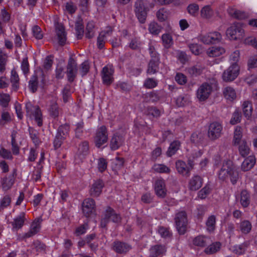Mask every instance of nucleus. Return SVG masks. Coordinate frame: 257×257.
I'll return each instance as SVG.
<instances>
[{"instance_id":"f257e3e1","label":"nucleus","mask_w":257,"mask_h":257,"mask_svg":"<svg viewBox=\"0 0 257 257\" xmlns=\"http://www.w3.org/2000/svg\"><path fill=\"white\" fill-rule=\"evenodd\" d=\"M218 177L219 180L225 181L228 177L233 185L235 184L239 179L238 169L233 162L227 159L223 161L222 167L218 171Z\"/></svg>"},{"instance_id":"f03ea898","label":"nucleus","mask_w":257,"mask_h":257,"mask_svg":"<svg viewBox=\"0 0 257 257\" xmlns=\"http://www.w3.org/2000/svg\"><path fill=\"white\" fill-rule=\"evenodd\" d=\"M121 219L120 215L117 214L113 209L110 207H107L101 219L100 226L102 228H105L110 221H112L114 223H119L120 222Z\"/></svg>"},{"instance_id":"7ed1b4c3","label":"nucleus","mask_w":257,"mask_h":257,"mask_svg":"<svg viewBox=\"0 0 257 257\" xmlns=\"http://www.w3.org/2000/svg\"><path fill=\"white\" fill-rule=\"evenodd\" d=\"M25 108L27 115L29 116L30 118L34 117L38 125L41 126L43 124L42 114L39 106L38 105H34L31 102H28L26 103Z\"/></svg>"},{"instance_id":"20e7f679","label":"nucleus","mask_w":257,"mask_h":257,"mask_svg":"<svg viewBox=\"0 0 257 257\" xmlns=\"http://www.w3.org/2000/svg\"><path fill=\"white\" fill-rule=\"evenodd\" d=\"M174 219L179 233L180 234H185L188 223L186 212L184 210L178 211L176 213Z\"/></svg>"},{"instance_id":"39448f33","label":"nucleus","mask_w":257,"mask_h":257,"mask_svg":"<svg viewBox=\"0 0 257 257\" xmlns=\"http://www.w3.org/2000/svg\"><path fill=\"white\" fill-rule=\"evenodd\" d=\"M78 68L76 61L72 57H70L66 66V74L68 82H73L77 77Z\"/></svg>"},{"instance_id":"423d86ee","label":"nucleus","mask_w":257,"mask_h":257,"mask_svg":"<svg viewBox=\"0 0 257 257\" xmlns=\"http://www.w3.org/2000/svg\"><path fill=\"white\" fill-rule=\"evenodd\" d=\"M135 12L139 22L144 23L147 16V8L143 0H137L135 2Z\"/></svg>"},{"instance_id":"0eeeda50","label":"nucleus","mask_w":257,"mask_h":257,"mask_svg":"<svg viewBox=\"0 0 257 257\" xmlns=\"http://www.w3.org/2000/svg\"><path fill=\"white\" fill-rule=\"evenodd\" d=\"M244 30L242 29V24L240 23H235L226 31V34L233 40H238L243 36Z\"/></svg>"},{"instance_id":"6e6552de","label":"nucleus","mask_w":257,"mask_h":257,"mask_svg":"<svg viewBox=\"0 0 257 257\" xmlns=\"http://www.w3.org/2000/svg\"><path fill=\"white\" fill-rule=\"evenodd\" d=\"M239 72V67L238 65L231 64L223 72L222 75V79L225 82L232 81L237 77Z\"/></svg>"},{"instance_id":"1a4fd4ad","label":"nucleus","mask_w":257,"mask_h":257,"mask_svg":"<svg viewBox=\"0 0 257 257\" xmlns=\"http://www.w3.org/2000/svg\"><path fill=\"white\" fill-rule=\"evenodd\" d=\"M212 91L211 85L208 83H203L197 90V97L201 101H205L208 98Z\"/></svg>"},{"instance_id":"9d476101","label":"nucleus","mask_w":257,"mask_h":257,"mask_svg":"<svg viewBox=\"0 0 257 257\" xmlns=\"http://www.w3.org/2000/svg\"><path fill=\"white\" fill-rule=\"evenodd\" d=\"M114 69L110 65L104 66L101 71L102 82L104 85H110L113 81Z\"/></svg>"},{"instance_id":"9b49d317","label":"nucleus","mask_w":257,"mask_h":257,"mask_svg":"<svg viewBox=\"0 0 257 257\" xmlns=\"http://www.w3.org/2000/svg\"><path fill=\"white\" fill-rule=\"evenodd\" d=\"M222 132V126L218 122H213L210 124L208 130V136L211 140H215L220 137Z\"/></svg>"},{"instance_id":"f8f14e48","label":"nucleus","mask_w":257,"mask_h":257,"mask_svg":"<svg viewBox=\"0 0 257 257\" xmlns=\"http://www.w3.org/2000/svg\"><path fill=\"white\" fill-rule=\"evenodd\" d=\"M107 139L106 127L105 126L102 125L98 128L94 138V143L96 147L100 148L102 145L107 142Z\"/></svg>"},{"instance_id":"ddd939ff","label":"nucleus","mask_w":257,"mask_h":257,"mask_svg":"<svg viewBox=\"0 0 257 257\" xmlns=\"http://www.w3.org/2000/svg\"><path fill=\"white\" fill-rule=\"evenodd\" d=\"M132 248L131 244L119 240H115L112 244V250L118 254H126Z\"/></svg>"},{"instance_id":"4468645a","label":"nucleus","mask_w":257,"mask_h":257,"mask_svg":"<svg viewBox=\"0 0 257 257\" xmlns=\"http://www.w3.org/2000/svg\"><path fill=\"white\" fill-rule=\"evenodd\" d=\"M95 201L92 198H86L82 203V211L86 217H88L94 210Z\"/></svg>"},{"instance_id":"2eb2a0df","label":"nucleus","mask_w":257,"mask_h":257,"mask_svg":"<svg viewBox=\"0 0 257 257\" xmlns=\"http://www.w3.org/2000/svg\"><path fill=\"white\" fill-rule=\"evenodd\" d=\"M25 216L26 214L25 212H21L20 214L11 222V223L12 225V229L13 231H17L23 226L24 222L26 220Z\"/></svg>"},{"instance_id":"dca6fc26","label":"nucleus","mask_w":257,"mask_h":257,"mask_svg":"<svg viewBox=\"0 0 257 257\" xmlns=\"http://www.w3.org/2000/svg\"><path fill=\"white\" fill-rule=\"evenodd\" d=\"M104 187V183L102 180L98 179L94 181L92 184L90 190V194L91 196L98 197L102 192V189Z\"/></svg>"},{"instance_id":"f3484780","label":"nucleus","mask_w":257,"mask_h":257,"mask_svg":"<svg viewBox=\"0 0 257 257\" xmlns=\"http://www.w3.org/2000/svg\"><path fill=\"white\" fill-rule=\"evenodd\" d=\"M155 191L156 194L160 198H164L167 194L165 183L163 180H157L155 182Z\"/></svg>"},{"instance_id":"a211bd4d","label":"nucleus","mask_w":257,"mask_h":257,"mask_svg":"<svg viewBox=\"0 0 257 257\" xmlns=\"http://www.w3.org/2000/svg\"><path fill=\"white\" fill-rule=\"evenodd\" d=\"M176 168L178 173L183 176L188 177L190 175L191 168H188L186 163L181 160L176 162Z\"/></svg>"},{"instance_id":"6ab92c4d","label":"nucleus","mask_w":257,"mask_h":257,"mask_svg":"<svg viewBox=\"0 0 257 257\" xmlns=\"http://www.w3.org/2000/svg\"><path fill=\"white\" fill-rule=\"evenodd\" d=\"M211 242L212 240L209 237L203 235L196 236L192 240L193 245L201 247L206 246L207 244L211 243Z\"/></svg>"},{"instance_id":"aec40b11","label":"nucleus","mask_w":257,"mask_h":257,"mask_svg":"<svg viewBox=\"0 0 257 257\" xmlns=\"http://www.w3.org/2000/svg\"><path fill=\"white\" fill-rule=\"evenodd\" d=\"M203 179L199 175L193 176L190 180L188 187L192 191H196L201 187Z\"/></svg>"},{"instance_id":"412c9836","label":"nucleus","mask_w":257,"mask_h":257,"mask_svg":"<svg viewBox=\"0 0 257 257\" xmlns=\"http://www.w3.org/2000/svg\"><path fill=\"white\" fill-rule=\"evenodd\" d=\"M204 69V67L200 63L187 67L186 71L188 75L191 77H196L201 75Z\"/></svg>"},{"instance_id":"4be33fe9","label":"nucleus","mask_w":257,"mask_h":257,"mask_svg":"<svg viewBox=\"0 0 257 257\" xmlns=\"http://www.w3.org/2000/svg\"><path fill=\"white\" fill-rule=\"evenodd\" d=\"M40 228L41 225L39 221L34 220L31 223L29 230L23 235V238H27L33 236L39 232Z\"/></svg>"},{"instance_id":"5701e85b","label":"nucleus","mask_w":257,"mask_h":257,"mask_svg":"<svg viewBox=\"0 0 257 257\" xmlns=\"http://www.w3.org/2000/svg\"><path fill=\"white\" fill-rule=\"evenodd\" d=\"M123 137L117 134H114L111 139L110 147L112 150H116L122 145L124 142Z\"/></svg>"},{"instance_id":"b1692460","label":"nucleus","mask_w":257,"mask_h":257,"mask_svg":"<svg viewBox=\"0 0 257 257\" xmlns=\"http://www.w3.org/2000/svg\"><path fill=\"white\" fill-rule=\"evenodd\" d=\"M256 160L253 156H249L246 158L241 165V170L243 172H246L251 170L254 166Z\"/></svg>"},{"instance_id":"393cba45","label":"nucleus","mask_w":257,"mask_h":257,"mask_svg":"<svg viewBox=\"0 0 257 257\" xmlns=\"http://www.w3.org/2000/svg\"><path fill=\"white\" fill-rule=\"evenodd\" d=\"M56 33L58 37V42L60 45H64L66 41V34L64 27L60 24L56 26Z\"/></svg>"},{"instance_id":"a878e982","label":"nucleus","mask_w":257,"mask_h":257,"mask_svg":"<svg viewBox=\"0 0 257 257\" xmlns=\"http://www.w3.org/2000/svg\"><path fill=\"white\" fill-rule=\"evenodd\" d=\"M166 251L165 245L157 244L152 246L150 249V256L152 257H158L163 255Z\"/></svg>"},{"instance_id":"bb28decb","label":"nucleus","mask_w":257,"mask_h":257,"mask_svg":"<svg viewBox=\"0 0 257 257\" xmlns=\"http://www.w3.org/2000/svg\"><path fill=\"white\" fill-rule=\"evenodd\" d=\"M221 245V243L219 241L212 242L205 248L204 251L207 254L215 253L220 250Z\"/></svg>"},{"instance_id":"cd10ccee","label":"nucleus","mask_w":257,"mask_h":257,"mask_svg":"<svg viewBox=\"0 0 257 257\" xmlns=\"http://www.w3.org/2000/svg\"><path fill=\"white\" fill-rule=\"evenodd\" d=\"M17 132L16 131H13L11 134V145H12V151L14 155H18L20 153V147L18 145L16 137L17 135Z\"/></svg>"},{"instance_id":"c85d7f7f","label":"nucleus","mask_w":257,"mask_h":257,"mask_svg":"<svg viewBox=\"0 0 257 257\" xmlns=\"http://www.w3.org/2000/svg\"><path fill=\"white\" fill-rule=\"evenodd\" d=\"M242 106L244 116L247 119H249L252 112L251 102L248 100L245 101L243 102Z\"/></svg>"},{"instance_id":"c756f323","label":"nucleus","mask_w":257,"mask_h":257,"mask_svg":"<svg viewBox=\"0 0 257 257\" xmlns=\"http://www.w3.org/2000/svg\"><path fill=\"white\" fill-rule=\"evenodd\" d=\"M238 228L241 233L247 234L250 232L252 225L249 221L244 220L239 223Z\"/></svg>"},{"instance_id":"7c9ffc66","label":"nucleus","mask_w":257,"mask_h":257,"mask_svg":"<svg viewBox=\"0 0 257 257\" xmlns=\"http://www.w3.org/2000/svg\"><path fill=\"white\" fill-rule=\"evenodd\" d=\"M224 53V49L220 47H212L207 51V55L212 57H218Z\"/></svg>"},{"instance_id":"2f4dec72","label":"nucleus","mask_w":257,"mask_h":257,"mask_svg":"<svg viewBox=\"0 0 257 257\" xmlns=\"http://www.w3.org/2000/svg\"><path fill=\"white\" fill-rule=\"evenodd\" d=\"M14 183V176H9L8 177L4 178L2 181V188L6 191L12 187Z\"/></svg>"},{"instance_id":"473e14b6","label":"nucleus","mask_w":257,"mask_h":257,"mask_svg":"<svg viewBox=\"0 0 257 257\" xmlns=\"http://www.w3.org/2000/svg\"><path fill=\"white\" fill-rule=\"evenodd\" d=\"M180 147V142L178 141H174L171 143L167 152V155L168 157H171L174 155L179 149Z\"/></svg>"},{"instance_id":"72a5a7b5","label":"nucleus","mask_w":257,"mask_h":257,"mask_svg":"<svg viewBox=\"0 0 257 257\" xmlns=\"http://www.w3.org/2000/svg\"><path fill=\"white\" fill-rule=\"evenodd\" d=\"M249 244V241H245L241 244L234 245L233 247V252L237 254H242L244 253Z\"/></svg>"},{"instance_id":"f704fd0d","label":"nucleus","mask_w":257,"mask_h":257,"mask_svg":"<svg viewBox=\"0 0 257 257\" xmlns=\"http://www.w3.org/2000/svg\"><path fill=\"white\" fill-rule=\"evenodd\" d=\"M223 94L226 99L230 101H232L236 97L235 90L230 86H227L224 88L223 90Z\"/></svg>"},{"instance_id":"c9c22d12","label":"nucleus","mask_w":257,"mask_h":257,"mask_svg":"<svg viewBox=\"0 0 257 257\" xmlns=\"http://www.w3.org/2000/svg\"><path fill=\"white\" fill-rule=\"evenodd\" d=\"M240 202L243 207H247L250 203V195L246 190H242L240 193Z\"/></svg>"},{"instance_id":"e433bc0d","label":"nucleus","mask_w":257,"mask_h":257,"mask_svg":"<svg viewBox=\"0 0 257 257\" xmlns=\"http://www.w3.org/2000/svg\"><path fill=\"white\" fill-rule=\"evenodd\" d=\"M242 137V129L240 126H236L234 132L233 142L234 145H238Z\"/></svg>"},{"instance_id":"4c0bfd02","label":"nucleus","mask_w":257,"mask_h":257,"mask_svg":"<svg viewBox=\"0 0 257 257\" xmlns=\"http://www.w3.org/2000/svg\"><path fill=\"white\" fill-rule=\"evenodd\" d=\"M11 82L12 83L13 88L15 90H17L19 87V77L15 69L11 71Z\"/></svg>"},{"instance_id":"58836bf2","label":"nucleus","mask_w":257,"mask_h":257,"mask_svg":"<svg viewBox=\"0 0 257 257\" xmlns=\"http://www.w3.org/2000/svg\"><path fill=\"white\" fill-rule=\"evenodd\" d=\"M152 169L155 172L159 173L170 174L171 172V169L163 164H156Z\"/></svg>"},{"instance_id":"ea45409f","label":"nucleus","mask_w":257,"mask_h":257,"mask_svg":"<svg viewBox=\"0 0 257 257\" xmlns=\"http://www.w3.org/2000/svg\"><path fill=\"white\" fill-rule=\"evenodd\" d=\"M124 162V161L123 158L116 157L114 159L112 160V170L116 172L120 170L123 167Z\"/></svg>"},{"instance_id":"a19ab883","label":"nucleus","mask_w":257,"mask_h":257,"mask_svg":"<svg viewBox=\"0 0 257 257\" xmlns=\"http://www.w3.org/2000/svg\"><path fill=\"white\" fill-rule=\"evenodd\" d=\"M162 27L155 22H152L148 28L150 33L154 35H158L161 31Z\"/></svg>"},{"instance_id":"79ce46f5","label":"nucleus","mask_w":257,"mask_h":257,"mask_svg":"<svg viewBox=\"0 0 257 257\" xmlns=\"http://www.w3.org/2000/svg\"><path fill=\"white\" fill-rule=\"evenodd\" d=\"M159 63L160 61L150 60L148 65V68L147 69L148 73H156L158 71Z\"/></svg>"},{"instance_id":"37998d69","label":"nucleus","mask_w":257,"mask_h":257,"mask_svg":"<svg viewBox=\"0 0 257 257\" xmlns=\"http://www.w3.org/2000/svg\"><path fill=\"white\" fill-rule=\"evenodd\" d=\"M190 140L192 143L198 145L203 140V134L200 132H195L191 135Z\"/></svg>"},{"instance_id":"c03bdc74","label":"nucleus","mask_w":257,"mask_h":257,"mask_svg":"<svg viewBox=\"0 0 257 257\" xmlns=\"http://www.w3.org/2000/svg\"><path fill=\"white\" fill-rule=\"evenodd\" d=\"M239 154L242 157H245L249 153V148L245 141H242L238 147Z\"/></svg>"},{"instance_id":"a18cd8bd","label":"nucleus","mask_w":257,"mask_h":257,"mask_svg":"<svg viewBox=\"0 0 257 257\" xmlns=\"http://www.w3.org/2000/svg\"><path fill=\"white\" fill-rule=\"evenodd\" d=\"M90 68V64L87 60L84 61L80 65L79 67V73L82 77L89 72Z\"/></svg>"},{"instance_id":"49530a36","label":"nucleus","mask_w":257,"mask_h":257,"mask_svg":"<svg viewBox=\"0 0 257 257\" xmlns=\"http://www.w3.org/2000/svg\"><path fill=\"white\" fill-rule=\"evenodd\" d=\"M216 217L214 215H212L210 216L206 222V225L207 230L209 232H212L215 228Z\"/></svg>"},{"instance_id":"de8ad7c7","label":"nucleus","mask_w":257,"mask_h":257,"mask_svg":"<svg viewBox=\"0 0 257 257\" xmlns=\"http://www.w3.org/2000/svg\"><path fill=\"white\" fill-rule=\"evenodd\" d=\"M94 23L93 22H88L86 28L85 36L88 39H91L94 36Z\"/></svg>"},{"instance_id":"09e8293b","label":"nucleus","mask_w":257,"mask_h":257,"mask_svg":"<svg viewBox=\"0 0 257 257\" xmlns=\"http://www.w3.org/2000/svg\"><path fill=\"white\" fill-rule=\"evenodd\" d=\"M75 31L77 39H81L84 34V27L81 21L76 22Z\"/></svg>"},{"instance_id":"8fccbe9b","label":"nucleus","mask_w":257,"mask_h":257,"mask_svg":"<svg viewBox=\"0 0 257 257\" xmlns=\"http://www.w3.org/2000/svg\"><path fill=\"white\" fill-rule=\"evenodd\" d=\"M11 100L10 96L7 93L0 94V105L4 108H6L9 106Z\"/></svg>"},{"instance_id":"3c124183","label":"nucleus","mask_w":257,"mask_h":257,"mask_svg":"<svg viewBox=\"0 0 257 257\" xmlns=\"http://www.w3.org/2000/svg\"><path fill=\"white\" fill-rule=\"evenodd\" d=\"M84 122L80 121L76 124L75 136L76 138L81 139L83 133Z\"/></svg>"},{"instance_id":"603ef678","label":"nucleus","mask_w":257,"mask_h":257,"mask_svg":"<svg viewBox=\"0 0 257 257\" xmlns=\"http://www.w3.org/2000/svg\"><path fill=\"white\" fill-rule=\"evenodd\" d=\"M162 40L165 47L168 48L173 44V38L169 34H164L162 36Z\"/></svg>"},{"instance_id":"864d4df0","label":"nucleus","mask_w":257,"mask_h":257,"mask_svg":"<svg viewBox=\"0 0 257 257\" xmlns=\"http://www.w3.org/2000/svg\"><path fill=\"white\" fill-rule=\"evenodd\" d=\"M29 88L32 92H35L38 88V78L36 75H33L29 82Z\"/></svg>"},{"instance_id":"5fc2aeb1","label":"nucleus","mask_w":257,"mask_h":257,"mask_svg":"<svg viewBox=\"0 0 257 257\" xmlns=\"http://www.w3.org/2000/svg\"><path fill=\"white\" fill-rule=\"evenodd\" d=\"M89 144L87 141L82 142L79 146L78 153L80 155L85 156L88 153Z\"/></svg>"},{"instance_id":"6e6d98bb","label":"nucleus","mask_w":257,"mask_h":257,"mask_svg":"<svg viewBox=\"0 0 257 257\" xmlns=\"http://www.w3.org/2000/svg\"><path fill=\"white\" fill-rule=\"evenodd\" d=\"M241 113L239 110H235L233 113L232 117L230 120V123L232 124H235L240 122L241 119Z\"/></svg>"},{"instance_id":"4d7b16f0","label":"nucleus","mask_w":257,"mask_h":257,"mask_svg":"<svg viewBox=\"0 0 257 257\" xmlns=\"http://www.w3.org/2000/svg\"><path fill=\"white\" fill-rule=\"evenodd\" d=\"M213 15V12L209 6H204L201 10V16L205 19H209Z\"/></svg>"},{"instance_id":"13d9d810","label":"nucleus","mask_w":257,"mask_h":257,"mask_svg":"<svg viewBox=\"0 0 257 257\" xmlns=\"http://www.w3.org/2000/svg\"><path fill=\"white\" fill-rule=\"evenodd\" d=\"M158 232L162 237L165 238H169L172 235L169 230V228L164 226H160L159 227Z\"/></svg>"},{"instance_id":"bf43d9fd","label":"nucleus","mask_w":257,"mask_h":257,"mask_svg":"<svg viewBox=\"0 0 257 257\" xmlns=\"http://www.w3.org/2000/svg\"><path fill=\"white\" fill-rule=\"evenodd\" d=\"M50 114L51 116L54 118H56L58 116L59 113V109L57 104L53 102L50 105L49 109Z\"/></svg>"},{"instance_id":"052dcab7","label":"nucleus","mask_w":257,"mask_h":257,"mask_svg":"<svg viewBox=\"0 0 257 257\" xmlns=\"http://www.w3.org/2000/svg\"><path fill=\"white\" fill-rule=\"evenodd\" d=\"M69 131V125L65 123L60 125L58 130L57 134L61 135L62 136L66 138V136L68 134Z\"/></svg>"},{"instance_id":"680f3d73","label":"nucleus","mask_w":257,"mask_h":257,"mask_svg":"<svg viewBox=\"0 0 257 257\" xmlns=\"http://www.w3.org/2000/svg\"><path fill=\"white\" fill-rule=\"evenodd\" d=\"M7 62L6 55L0 50V72H3L6 70Z\"/></svg>"},{"instance_id":"e2e57ef3","label":"nucleus","mask_w":257,"mask_h":257,"mask_svg":"<svg viewBox=\"0 0 257 257\" xmlns=\"http://www.w3.org/2000/svg\"><path fill=\"white\" fill-rule=\"evenodd\" d=\"M157 17L160 22H164L168 17V13L165 9H160L157 13Z\"/></svg>"},{"instance_id":"0e129e2a","label":"nucleus","mask_w":257,"mask_h":257,"mask_svg":"<svg viewBox=\"0 0 257 257\" xmlns=\"http://www.w3.org/2000/svg\"><path fill=\"white\" fill-rule=\"evenodd\" d=\"M230 15L237 19H243L246 17L245 13L238 10H231L229 12Z\"/></svg>"},{"instance_id":"69168bd1","label":"nucleus","mask_w":257,"mask_h":257,"mask_svg":"<svg viewBox=\"0 0 257 257\" xmlns=\"http://www.w3.org/2000/svg\"><path fill=\"white\" fill-rule=\"evenodd\" d=\"M65 138H66L62 136L61 135H58L56 134V135L53 141V145L55 149L56 150L61 146Z\"/></svg>"},{"instance_id":"338daca9","label":"nucleus","mask_w":257,"mask_h":257,"mask_svg":"<svg viewBox=\"0 0 257 257\" xmlns=\"http://www.w3.org/2000/svg\"><path fill=\"white\" fill-rule=\"evenodd\" d=\"M21 68L24 73V74L26 76L29 73L30 69H29V64L28 60V58H24L22 62L21 63Z\"/></svg>"},{"instance_id":"774afa93","label":"nucleus","mask_w":257,"mask_h":257,"mask_svg":"<svg viewBox=\"0 0 257 257\" xmlns=\"http://www.w3.org/2000/svg\"><path fill=\"white\" fill-rule=\"evenodd\" d=\"M188 98L187 96L180 95L176 100V104L178 107H182L188 103Z\"/></svg>"}]
</instances>
